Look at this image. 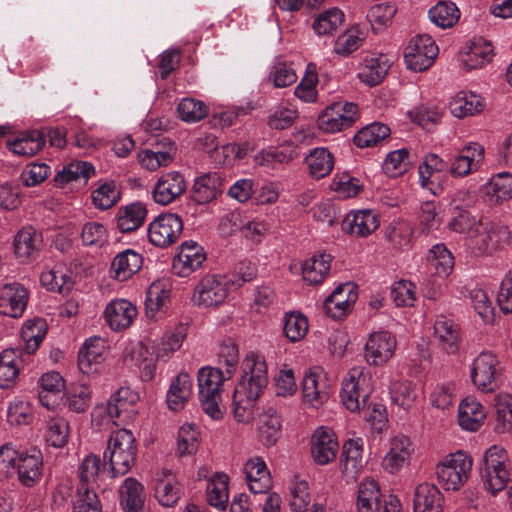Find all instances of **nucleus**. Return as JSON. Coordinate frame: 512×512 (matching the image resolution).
<instances>
[{"instance_id": "nucleus-1", "label": "nucleus", "mask_w": 512, "mask_h": 512, "mask_svg": "<svg viewBox=\"0 0 512 512\" xmlns=\"http://www.w3.org/2000/svg\"><path fill=\"white\" fill-rule=\"evenodd\" d=\"M243 375L233 395V412L240 423H249L254 417L256 400L267 386V366L263 357L251 354L242 362Z\"/></svg>"}, {"instance_id": "nucleus-2", "label": "nucleus", "mask_w": 512, "mask_h": 512, "mask_svg": "<svg viewBox=\"0 0 512 512\" xmlns=\"http://www.w3.org/2000/svg\"><path fill=\"white\" fill-rule=\"evenodd\" d=\"M136 451L135 438L131 431L119 429L111 434L103 454L104 462L109 464L111 477L124 475L131 469Z\"/></svg>"}, {"instance_id": "nucleus-3", "label": "nucleus", "mask_w": 512, "mask_h": 512, "mask_svg": "<svg viewBox=\"0 0 512 512\" xmlns=\"http://www.w3.org/2000/svg\"><path fill=\"white\" fill-rule=\"evenodd\" d=\"M198 394L203 411L215 420L223 417L219 407L220 386L225 380L219 368L203 367L198 372Z\"/></svg>"}, {"instance_id": "nucleus-4", "label": "nucleus", "mask_w": 512, "mask_h": 512, "mask_svg": "<svg viewBox=\"0 0 512 512\" xmlns=\"http://www.w3.org/2000/svg\"><path fill=\"white\" fill-rule=\"evenodd\" d=\"M438 53L439 48L430 34H416L405 48L404 61L408 70L424 72L433 65Z\"/></svg>"}, {"instance_id": "nucleus-5", "label": "nucleus", "mask_w": 512, "mask_h": 512, "mask_svg": "<svg viewBox=\"0 0 512 512\" xmlns=\"http://www.w3.org/2000/svg\"><path fill=\"white\" fill-rule=\"evenodd\" d=\"M359 117V109L352 102H335L327 106L318 116L319 129L326 133H335L350 128Z\"/></svg>"}, {"instance_id": "nucleus-6", "label": "nucleus", "mask_w": 512, "mask_h": 512, "mask_svg": "<svg viewBox=\"0 0 512 512\" xmlns=\"http://www.w3.org/2000/svg\"><path fill=\"white\" fill-rule=\"evenodd\" d=\"M471 467V458L459 451L437 465V478L446 490L455 491L467 480Z\"/></svg>"}, {"instance_id": "nucleus-7", "label": "nucleus", "mask_w": 512, "mask_h": 512, "mask_svg": "<svg viewBox=\"0 0 512 512\" xmlns=\"http://www.w3.org/2000/svg\"><path fill=\"white\" fill-rule=\"evenodd\" d=\"M182 231L183 222L177 214H161L150 223L148 238L154 246L166 248L179 239Z\"/></svg>"}, {"instance_id": "nucleus-8", "label": "nucleus", "mask_w": 512, "mask_h": 512, "mask_svg": "<svg viewBox=\"0 0 512 512\" xmlns=\"http://www.w3.org/2000/svg\"><path fill=\"white\" fill-rule=\"evenodd\" d=\"M509 232L505 227H497L482 221L467 233L466 245L477 253L496 250Z\"/></svg>"}, {"instance_id": "nucleus-9", "label": "nucleus", "mask_w": 512, "mask_h": 512, "mask_svg": "<svg viewBox=\"0 0 512 512\" xmlns=\"http://www.w3.org/2000/svg\"><path fill=\"white\" fill-rule=\"evenodd\" d=\"M370 392L369 378L362 373L358 376L352 373L343 381L340 398L346 409L355 413L365 408Z\"/></svg>"}, {"instance_id": "nucleus-10", "label": "nucleus", "mask_w": 512, "mask_h": 512, "mask_svg": "<svg viewBox=\"0 0 512 512\" xmlns=\"http://www.w3.org/2000/svg\"><path fill=\"white\" fill-rule=\"evenodd\" d=\"M173 259L172 271L180 277H187L202 267L206 260V253L196 241H185L178 248Z\"/></svg>"}, {"instance_id": "nucleus-11", "label": "nucleus", "mask_w": 512, "mask_h": 512, "mask_svg": "<svg viewBox=\"0 0 512 512\" xmlns=\"http://www.w3.org/2000/svg\"><path fill=\"white\" fill-rule=\"evenodd\" d=\"M498 360L495 355L483 352L474 360L471 372L472 381L482 392H493L499 376Z\"/></svg>"}, {"instance_id": "nucleus-12", "label": "nucleus", "mask_w": 512, "mask_h": 512, "mask_svg": "<svg viewBox=\"0 0 512 512\" xmlns=\"http://www.w3.org/2000/svg\"><path fill=\"white\" fill-rule=\"evenodd\" d=\"M494 47L490 40L481 35L474 36L459 51L462 67L467 71L481 68L490 62L493 57Z\"/></svg>"}, {"instance_id": "nucleus-13", "label": "nucleus", "mask_w": 512, "mask_h": 512, "mask_svg": "<svg viewBox=\"0 0 512 512\" xmlns=\"http://www.w3.org/2000/svg\"><path fill=\"white\" fill-rule=\"evenodd\" d=\"M228 295L227 283L212 275L204 277L195 287L193 301L198 306L216 307Z\"/></svg>"}, {"instance_id": "nucleus-14", "label": "nucleus", "mask_w": 512, "mask_h": 512, "mask_svg": "<svg viewBox=\"0 0 512 512\" xmlns=\"http://www.w3.org/2000/svg\"><path fill=\"white\" fill-rule=\"evenodd\" d=\"M184 176L177 171L162 174L153 189V199L161 205H168L179 198L186 191Z\"/></svg>"}, {"instance_id": "nucleus-15", "label": "nucleus", "mask_w": 512, "mask_h": 512, "mask_svg": "<svg viewBox=\"0 0 512 512\" xmlns=\"http://www.w3.org/2000/svg\"><path fill=\"white\" fill-rule=\"evenodd\" d=\"M358 297L356 285L348 282L339 285L324 301L325 313L334 319L345 316Z\"/></svg>"}, {"instance_id": "nucleus-16", "label": "nucleus", "mask_w": 512, "mask_h": 512, "mask_svg": "<svg viewBox=\"0 0 512 512\" xmlns=\"http://www.w3.org/2000/svg\"><path fill=\"white\" fill-rule=\"evenodd\" d=\"M29 293L20 283H8L0 287V313L17 318L22 316L28 303Z\"/></svg>"}, {"instance_id": "nucleus-17", "label": "nucleus", "mask_w": 512, "mask_h": 512, "mask_svg": "<svg viewBox=\"0 0 512 512\" xmlns=\"http://www.w3.org/2000/svg\"><path fill=\"white\" fill-rule=\"evenodd\" d=\"M396 340L387 331L370 335L365 346V357L368 363L380 366L386 363L394 354Z\"/></svg>"}, {"instance_id": "nucleus-18", "label": "nucleus", "mask_w": 512, "mask_h": 512, "mask_svg": "<svg viewBox=\"0 0 512 512\" xmlns=\"http://www.w3.org/2000/svg\"><path fill=\"white\" fill-rule=\"evenodd\" d=\"M338 443L333 431L326 427L318 428L311 439V453L317 464L325 465L336 458Z\"/></svg>"}, {"instance_id": "nucleus-19", "label": "nucleus", "mask_w": 512, "mask_h": 512, "mask_svg": "<svg viewBox=\"0 0 512 512\" xmlns=\"http://www.w3.org/2000/svg\"><path fill=\"white\" fill-rule=\"evenodd\" d=\"M223 180L219 173L209 172L196 178L191 197L198 204H207L222 193Z\"/></svg>"}, {"instance_id": "nucleus-20", "label": "nucleus", "mask_w": 512, "mask_h": 512, "mask_svg": "<svg viewBox=\"0 0 512 512\" xmlns=\"http://www.w3.org/2000/svg\"><path fill=\"white\" fill-rule=\"evenodd\" d=\"M379 226L378 218L370 210L347 214L341 222L342 230L347 234L366 237Z\"/></svg>"}, {"instance_id": "nucleus-21", "label": "nucleus", "mask_w": 512, "mask_h": 512, "mask_svg": "<svg viewBox=\"0 0 512 512\" xmlns=\"http://www.w3.org/2000/svg\"><path fill=\"white\" fill-rule=\"evenodd\" d=\"M104 341L99 337L85 341L78 354V368L83 374H93L99 371L98 366L103 361Z\"/></svg>"}, {"instance_id": "nucleus-22", "label": "nucleus", "mask_w": 512, "mask_h": 512, "mask_svg": "<svg viewBox=\"0 0 512 512\" xmlns=\"http://www.w3.org/2000/svg\"><path fill=\"white\" fill-rule=\"evenodd\" d=\"M136 315L135 306L124 299L112 301L105 309L106 322L116 331L130 327Z\"/></svg>"}, {"instance_id": "nucleus-23", "label": "nucleus", "mask_w": 512, "mask_h": 512, "mask_svg": "<svg viewBox=\"0 0 512 512\" xmlns=\"http://www.w3.org/2000/svg\"><path fill=\"white\" fill-rule=\"evenodd\" d=\"M443 497L439 489L429 483H422L415 489L414 512H442Z\"/></svg>"}, {"instance_id": "nucleus-24", "label": "nucleus", "mask_w": 512, "mask_h": 512, "mask_svg": "<svg viewBox=\"0 0 512 512\" xmlns=\"http://www.w3.org/2000/svg\"><path fill=\"white\" fill-rule=\"evenodd\" d=\"M142 256L132 249L118 253L111 264L113 278L118 281H125L138 272L142 266Z\"/></svg>"}, {"instance_id": "nucleus-25", "label": "nucleus", "mask_w": 512, "mask_h": 512, "mask_svg": "<svg viewBox=\"0 0 512 512\" xmlns=\"http://www.w3.org/2000/svg\"><path fill=\"white\" fill-rule=\"evenodd\" d=\"M19 479L25 486H32L42 474V454L39 450L33 449L30 454L21 452L16 462Z\"/></svg>"}, {"instance_id": "nucleus-26", "label": "nucleus", "mask_w": 512, "mask_h": 512, "mask_svg": "<svg viewBox=\"0 0 512 512\" xmlns=\"http://www.w3.org/2000/svg\"><path fill=\"white\" fill-rule=\"evenodd\" d=\"M147 215L144 204L135 202L118 209L116 223L122 233H129L142 226Z\"/></svg>"}, {"instance_id": "nucleus-27", "label": "nucleus", "mask_w": 512, "mask_h": 512, "mask_svg": "<svg viewBox=\"0 0 512 512\" xmlns=\"http://www.w3.org/2000/svg\"><path fill=\"white\" fill-rule=\"evenodd\" d=\"M41 240L32 227L22 228L14 238V252L22 262L34 258L39 251Z\"/></svg>"}, {"instance_id": "nucleus-28", "label": "nucleus", "mask_w": 512, "mask_h": 512, "mask_svg": "<svg viewBox=\"0 0 512 512\" xmlns=\"http://www.w3.org/2000/svg\"><path fill=\"white\" fill-rule=\"evenodd\" d=\"M411 442L406 436H397L391 442L389 452L382 461L385 470L393 473L401 468L410 458Z\"/></svg>"}, {"instance_id": "nucleus-29", "label": "nucleus", "mask_w": 512, "mask_h": 512, "mask_svg": "<svg viewBox=\"0 0 512 512\" xmlns=\"http://www.w3.org/2000/svg\"><path fill=\"white\" fill-rule=\"evenodd\" d=\"M258 435L260 442L270 447L276 444L281 435V420L276 410L269 408L259 416Z\"/></svg>"}, {"instance_id": "nucleus-30", "label": "nucleus", "mask_w": 512, "mask_h": 512, "mask_svg": "<svg viewBox=\"0 0 512 512\" xmlns=\"http://www.w3.org/2000/svg\"><path fill=\"white\" fill-rule=\"evenodd\" d=\"M381 492L373 479L362 481L358 487L356 512H377L380 508Z\"/></svg>"}, {"instance_id": "nucleus-31", "label": "nucleus", "mask_w": 512, "mask_h": 512, "mask_svg": "<svg viewBox=\"0 0 512 512\" xmlns=\"http://www.w3.org/2000/svg\"><path fill=\"white\" fill-rule=\"evenodd\" d=\"M435 336L438 339L441 348L449 353L454 354L459 348V329L452 320L440 317L434 324Z\"/></svg>"}, {"instance_id": "nucleus-32", "label": "nucleus", "mask_w": 512, "mask_h": 512, "mask_svg": "<svg viewBox=\"0 0 512 512\" xmlns=\"http://www.w3.org/2000/svg\"><path fill=\"white\" fill-rule=\"evenodd\" d=\"M459 424L469 431H476L485 418L483 406L473 397H466L459 405Z\"/></svg>"}, {"instance_id": "nucleus-33", "label": "nucleus", "mask_w": 512, "mask_h": 512, "mask_svg": "<svg viewBox=\"0 0 512 512\" xmlns=\"http://www.w3.org/2000/svg\"><path fill=\"white\" fill-rule=\"evenodd\" d=\"M45 140L46 135L44 131L32 130L24 133L13 142H9V147L17 155L31 157L43 148Z\"/></svg>"}, {"instance_id": "nucleus-34", "label": "nucleus", "mask_w": 512, "mask_h": 512, "mask_svg": "<svg viewBox=\"0 0 512 512\" xmlns=\"http://www.w3.org/2000/svg\"><path fill=\"white\" fill-rule=\"evenodd\" d=\"M47 323L44 319L34 318L27 320L22 329L21 337L24 342L23 350L27 354H33L38 349L47 333Z\"/></svg>"}, {"instance_id": "nucleus-35", "label": "nucleus", "mask_w": 512, "mask_h": 512, "mask_svg": "<svg viewBox=\"0 0 512 512\" xmlns=\"http://www.w3.org/2000/svg\"><path fill=\"white\" fill-rule=\"evenodd\" d=\"M331 260V255L324 253L306 260L302 265L304 280L313 285L322 283L330 271Z\"/></svg>"}, {"instance_id": "nucleus-36", "label": "nucleus", "mask_w": 512, "mask_h": 512, "mask_svg": "<svg viewBox=\"0 0 512 512\" xmlns=\"http://www.w3.org/2000/svg\"><path fill=\"white\" fill-rule=\"evenodd\" d=\"M389 68L390 64L385 56L367 57L364 60V67L359 72L358 77L369 86H375L383 81Z\"/></svg>"}, {"instance_id": "nucleus-37", "label": "nucleus", "mask_w": 512, "mask_h": 512, "mask_svg": "<svg viewBox=\"0 0 512 512\" xmlns=\"http://www.w3.org/2000/svg\"><path fill=\"white\" fill-rule=\"evenodd\" d=\"M163 477L157 478L154 486L155 497L166 507H171L179 499V485L170 471H163Z\"/></svg>"}, {"instance_id": "nucleus-38", "label": "nucleus", "mask_w": 512, "mask_h": 512, "mask_svg": "<svg viewBox=\"0 0 512 512\" xmlns=\"http://www.w3.org/2000/svg\"><path fill=\"white\" fill-rule=\"evenodd\" d=\"M121 505L127 512H138L144 505L143 486L134 478H127L120 487Z\"/></svg>"}, {"instance_id": "nucleus-39", "label": "nucleus", "mask_w": 512, "mask_h": 512, "mask_svg": "<svg viewBox=\"0 0 512 512\" xmlns=\"http://www.w3.org/2000/svg\"><path fill=\"white\" fill-rule=\"evenodd\" d=\"M107 462L93 453L88 454L79 466L78 488H92L97 483L102 469H105Z\"/></svg>"}, {"instance_id": "nucleus-40", "label": "nucleus", "mask_w": 512, "mask_h": 512, "mask_svg": "<svg viewBox=\"0 0 512 512\" xmlns=\"http://www.w3.org/2000/svg\"><path fill=\"white\" fill-rule=\"evenodd\" d=\"M428 16L437 27L449 29L458 22L460 10L453 2L440 1L429 10Z\"/></svg>"}, {"instance_id": "nucleus-41", "label": "nucleus", "mask_w": 512, "mask_h": 512, "mask_svg": "<svg viewBox=\"0 0 512 512\" xmlns=\"http://www.w3.org/2000/svg\"><path fill=\"white\" fill-rule=\"evenodd\" d=\"M229 478L225 474H216L211 479L206 488L207 501L211 506L220 510H225L227 507L229 493H228Z\"/></svg>"}, {"instance_id": "nucleus-42", "label": "nucleus", "mask_w": 512, "mask_h": 512, "mask_svg": "<svg viewBox=\"0 0 512 512\" xmlns=\"http://www.w3.org/2000/svg\"><path fill=\"white\" fill-rule=\"evenodd\" d=\"M305 160L310 174L317 179L327 176L334 165L333 155L325 148L314 149Z\"/></svg>"}, {"instance_id": "nucleus-43", "label": "nucleus", "mask_w": 512, "mask_h": 512, "mask_svg": "<svg viewBox=\"0 0 512 512\" xmlns=\"http://www.w3.org/2000/svg\"><path fill=\"white\" fill-rule=\"evenodd\" d=\"M302 393L305 402L317 408L327 401L329 393L324 385L319 383V375L309 373L305 375L302 383Z\"/></svg>"}, {"instance_id": "nucleus-44", "label": "nucleus", "mask_w": 512, "mask_h": 512, "mask_svg": "<svg viewBox=\"0 0 512 512\" xmlns=\"http://www.w3.org/2000/svg\"><path fill=\"white\" fill-rule=\"evenodd\" d=\"M449 109L454 116L463 118L480 112L483 104L476 95L460 92L450 101Z\"/></svg>"}, {"instance_id": "nucleus-45", "label": "nucleus", "mask_w": 512, "mask_h": 512, "mask_svg": "<svg viewBox=\"0 0 512 512\" xmlns=\"http://www.w3.org/2000/svg\"><path fill=\"white\" fill-rule=\"evenodd\" d=\"M360 439H350L343 445L341 467L345 474H356L363 465L362 445Z\"/></svg>"}, {"instance_id": "nucleus-46", "label": "nucleus", "mask_w": 512, "mask_h": 512, "mask_svg": "<svg viewBox=\"0 0 512 512\" xmlns=\"http://www.w3.org/2000/svg\"><path fill=\"white\" fill-rule=\"evenodd\" d=\"M427 260L440 277H447L454 267V258L444 244L433 246Z\"/></svg>"}, {"instance_id": "nucleus-47", "label": "nucleus", "mask_w": 512, "mask_h": 512, "mask_svg": "<svg viewBox=\"0 0 512 512\" xmlns=\"http://www.w3.org/2000/svg\"><path fill=\"white\" fill-rule=\"evenodd\" d=\"M390 135V128L381 123H373L362 128L355 136L354 143L358 147L375 146Z\"/></svg>"}, {"instance_id": "nucleus-48", "label": "nucleus", "mask_w": 512, "mask_h": 512, "mask_svg": "<svg viewBox=\"0 0 512 512\" xmlns=\"http://www.w3.org/2000/svg\"><path fill=\"white\" fill-rule=\"evenodd\" d=\"M170 290L160 281L153 282L147 290L145 308L148 317L152 318L166 304Z\"/></svg>"}, {"instance_id": "nucleus-49", "label": "nucleus", "mask_w": 512, "mask_h": 512, "mask_svg": "<svg viewBox=\"0 0 512 512\" xmlns=\"http://www.w3.org/2000/svg\"><path fill=\"white\" fill-rule=\"evenodd\" d=\"M138 396L127 387H121L107 403L106 411L109 417L117 418L135 404Z\"/></svg>"}, {"instance_id": "nucleus-50", "label": "nucleus", "mask_w": 512, "mask_h": 512, "mask_svg": "<svg viewBox=\"0 0 512 512\" xmlns=\"http://www.w3.org/2000/svg\"><path fill=\"white\" fill-rule=\"evenodd\" d=\"M18 350L6 349L0 354V387L8 388L19 374L16 360Z\"/></svg>"}, {"instance_id": "nucleus-51", "label": "nucleus", "mask_w": 512, "mask_h": 512, "mask_svg": "<svg viewBox=\"0 0 512 512\" xmlns=\"http://www.w3.org/2000/svg\"><path fill=\"white\" fill-rule=\"evenodd\" d=\"M94 174V167L92 164L85 161L73 162L64 167V169L57 173L54 181L63 186L66 183L75 181L78 179H84L85 181Z\"/></svg>"}, {"instance_id": "nucleus-52", "label": "nucleus", "mask_w": 512, "mask_h": 512, "mask_svg": "<svg viewBox=\"0 0 512 512\" xmlns=\"http://www.w3.org/2000/svg\"><path fill=\"white\" fill-rule=\"evenodd\" d=\"M345 15L337 7L330 8L314 20L312 27L316 32H333L343 26Z\"/></svg>"}, {"instance_id": "nucleus-53", "label": "nucleus", "mask_w": 512, "mask_h": 512, "mask_svg": "<svg viewBox=\"0 0 512 512\" xmlns=\"http://www.w3.org/2000/svg\"><path fill=\"white\" fill-rule=\"evenodd\" d=\"M120 196L121 192L116 188L115 181L105 182L92 192L93 204L102 210L114 206Z\"/></svg>"}, {"instance_id": "nucleus-54", "label": "nucleus", "mask_w": 512, "mask_h": 512, "mask_svg": "<svg viewBox=\"0 0 512 512\" xmlns=\"http://www.w3.org/2000/svg\"><path fill=\"white\" fill-rule=\"evenodd\" d=\"M481 479L484 487L492 495H496L503 490L509 481V472L506 468L499 469H485L480 468Z\"/></svg>"}, {"instance_id": "nucleus-55", "label": "nucleus", "mask_w": 512, "mask_h": 512, "mask_svg": "<svg viewBox=\"0 0 512 512\" xmlns=\"http://www.w3.org/2000/svg\"><path fill=\"white\" fill-rule=\"evenodd\" d=\"M396 13L394 5L390 4H377L373 6L369 13L368 19L374 32L386 29L392 23V19Z\"/></svg>"}, {"instance_id": "nucleus-56", "label": "nucleus", "mask_w": 512, "mask_h": 512, "mask_svg": "<svg viewBox=\"0 0 512 512\" xmlns=\"http://www.w3.org/2000/svg\"><path fill=\"white\" fill-rule=\"evenodd\" d=\"M73 512H102L99 498L92 488H77Z\"/></svg>"}, {"instance_id": "nucleus-57", "label": "nucleus", "mask_w": 512, "mask_h": 512, "mask_svg": "<svg viewBox=\"0 0 512 512\" xmlns=\"http://www.w3.org/2000/svg\"><path fill=\"white\" fill-rule=\"evenodd\" d=\"M47 442L53 447L61 448L67 444L69 425L62 417H55L47 423Z\"/></svg>"}, {"instance_id": "nucleus-58", "label": "nucleus", "mask_w": 512, "mask_h": 512, "mask_svg": "<svg viewBox=\"0 0 512 512\" xmlns=\"http://www.w3.org/2000/svg\"><path fill=\"white\" fill-rule=\"evenodd\" d=\"M449 228L457 233L470 232L481 220L473 214V210H450Z\"/></svg>"}, {"instance_id": "nucleus-59", "label": "nucleus", "mask_w": 512, "mask_h": 512, "mask_svg": "<svg viewBox=\"0 0 512 512\" xmlns=\"http://www.w3.org/2000/svg\"><path fill=\"white\" fill-rule=\"evenodd\" d=\"M487 193L495 197L496 202L512 198V174L502 172L493 177Z\"/></svg>"}, {"instance_id": "nucleus-60", "label": "nucleus", "mask_w": 512, "mask_h": 512, "mask_svg": "<svg viewBox=\"0 0 512 512\" xmlns=\"http://www.w3.org/2000/svg\"><path fill=\"white\" fill-rule=\"evenodd\" d=\"M177 112L185 122H198L207 115V108L201 101L185 98L178 104Z\"/></svg>"}, {"instance_id": "nucleus-61", "label": "nucleus", "mask_w": 512, "mask_h": 512, "mask_svg": "<svg viewBox=\"0 0 512 512\" xmlns=\"http://www.w3.org/2000/svg\"><path fill=\"white\" fill-rule=\"evenodd\" d=\"M497 431L505 432L512 426V398L508 394L499 395L495 402Z\"/></svg>"}, {"instance_id": "nucleus-62", "label": "nucleus", "mask_w": 512, "mask_h": 512, "mask_svg": "<svg viewBox=\"0 0 512 512\" xmlns=\"http://www.w3.org/2000/svg\"><path fill=\"white\" fill-rule=\"evenodd\" d=\"M308 331V320L300 313L286 315L284 333L292 342L301 340Z\"/></svg>"}, {"instance_id": "nucleus-63", "label": "nucleus", "mask_w": 512, "mask_h": 512, "mask_svg": "<svg viewBox=\"0 0 512 512\" xmlns=\"http://www.w3.org/2000/svg\"><path fill=\"white\" fill-rule=\"evenodd\" d=\"M198 448V432L191 425L179 429L177 438V454L182 457L196 452Z\"/></svg>"}, {"instance_id": "nucleus-64", "label": "nucleus", "mask_w": 512, "mask_h": 512, "mask_svg": "<svg viewBox=\"0 0 512 512\" xmlns=\"http://www.w3.org/2000/svg\"><path fill=\"white\" fill-rule=\"evenodd\" d=\"M40 384L42 387V391L39 394L40 401L43 405L50 408L49 394L61 393L64 388V379L58 372L46 373L40 378Z\"/></svg>"}]
</instances>
